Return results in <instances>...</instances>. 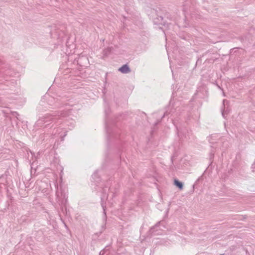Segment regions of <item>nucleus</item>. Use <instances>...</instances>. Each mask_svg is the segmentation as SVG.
I'll return each mask as SVG.
<instances>
[{"instance_id": "6e6552de", "label": "nucleus", "mask_w": 255, "mask_h": 255, "mask_svg": "<svg viewBox=\"0 0 255 255\" xmlns=\"http://www.w3.org/2000/svg\"><path fill=\"white\" fill-rule=\"evenodd\" d=\"M73 63L81 67H87L89 63L87 56L82 53L79 55L78 58H75Z\"/></svg>"}, {"instance_id": "a878e982", "label": "nucleus", "mask_w": 255, "mask_h": 255, "mask_svg": "<svg viewBox=\"0 0 255 255\" xmlns=\"http://www.w3.org/2000/svg\"><path fill=\"white\" fill-rule=\"evenodd\" d=\"M61 177H60V179L61 180V178H62V177H61V175H60Z\"/></svg>"}, {"instance_id": "dca6fc26", "label": "nucleus", "mask_w": 255, "mask_h": 255, "mask_svg": "<svg viewBox=\"0 0 255 255\" xmlns=\"http://www.w3.org/2000/svg\"><path fill=\"white\" fill-rule=\"evenodd\" d=\"M176 127L177 130L178 134L179 136H180V134H181L182 131H181V129L178 128L176 126Z\"/></svg>"}, {"instance_id": "20e7f679", "label": "nucleus", "mask_w": 255, "mask_h": 255, "mask_svg": "<svg viewBox=\"0 0 255 255\" xmlns=\"http://www.w3.org/2000/svg\"><path fill=\"white\" fill-rule=\"evenodd\" d=\"M110 109L109 107L106 108L105 113L106 115V129L107 133V140L109 142L112 141L114 139L118 138L119 136V130L115 127V122H111L108 119V115L110 113Z\"/></svg>"}, {"instance_id": "a211bd4d", "label": "nucleus", "mask_w": 255, "mask_h": 255, "mask_svg": "<svg viewBox=\"0 0 255 255\" xmlns=\"http://www.w3.org/2000/svg\"><path fill=\"white\" fill-rule=\"evenodd\" d=\"M110 51V50L109 49H105L104 50V54H106L107 52H109Z\"/></svg>"}, {"instance_id": "4468645a", "label": "nucleus", "mask_w": 255, "mask_h": 255, "mask_svg": "<svg viewBox=\"0 0 255 255\" xmlns=\"http://www.w3.org/2000/svg\"><path fill=\"white\" fill-rule=\"evenodd\" d=\"M174 184L180 190L183 189V183L178 180L177 179H175L174 181Z\"/></svg>"}, {"instance_id": "b1692460", "label": "nucleus", "mask_w": 255, "mask_h": 255, "mask_svg": "<svg viewBox=\"0 0 255 255\" xmlns=\"http://www.w3.org/2000/svg\"><path fill=\"white\" fill-rule=\"evenodd\" d=\"M183 11H184V12H186V10H185V8L183 9Z\"/></svg>"}, {"instance_id": "f8f14e48", "label": "nucleus", "mask_w": 255, "mask_h": 255, "mask_svg": "<svg viewBox=\"0 0 255 255\" xmlns=\"http://www.w3.org/2000/svg\"><path fill=\"white\" fill-rule=\"evenodd\" d=\"M119 70L124 74L128 73L130 72V69L127 64L123 65L119 68Z\"/></svg>"}, {"instance_id": "2eb2a0df", "label": "nucleus", "mask_w": 255, "mask_h": 255, "mask_svg": "<svg viewBox=\"0 0 255 255\" xmlns=\"http://www.w3.org/2000/svg\"><path fill=\"white\" fill-rule=\"evenodd\" d=\"M100 255H118V254L112 255L107 249H104L100 253Z\"/></svg>"}, {"instance_id": "6ab92c4d", "label": "nucleus", "mask_w": 255, "mask_h": 255, "mask_svg": "<svg viewBox=\"0 0 255 255\" xmlns=\"http://www.w3.org/2000/svg\"><path fill=\"white\" fill-rule=\"evenodd\" d=\"M210 154H211L210 159H211L212 157L214 155V153L212 151Z\"/></svg>"}, {"instance_id": "f03ea898", "label": "nucleus", "mask_w": 255, "mask_h": 255, "mask_svg": "<svg viewBox=\"0 0 255 255\" xmlns=\"http://www.w3.org/2000/svg\"><path fill=\"white\" fill-rule=\"evenodd\" d=\"M14 74L15 73L10 68L9 64L0 58V88L15 92L17 85V80L14 79L9 80Z\"/></svg>"}, {"instance_id": "423d86ee", "label": "nucleus", "mask_w": 255, "mask_h": 255, "mask_svg": "<svg viewBox=\"0 0 255 255\" xmlns=\"http://www.w3.org/2000/svg\"><path fill=\"white\" fill-rule=\"evenodd\" d=\"M219 135H215L211 136L208 139L210 143L212 144V148H219L221 150H224L228 146V142L225 140L224 137L219 138L218 141H214V137H217Z\"/></svg>"}, {"instance_id": "f3484780", "label": "nucleus", "mask_w": 255, "mask_h": 255, "mask_svg": "<svg viewBox=\"0 0 255 255\" xmlns=\"http://www.w3.org/2000/svg\"><path fill=\"white\" fill-rule=\"evenodd\" d=\"M13 115L14 116H15L17 118V119H18L17 117V116H19V114H18V113H17L16 112H13Z\"/></svg>"}, {"instance_id": "ddd939ff", "label": "nucleus", "mask_w": 255, "mask_h": 255, "mask_svg": "<svg viewBox=\"0 0 255 255\" xmlns=\"http://www.w3.org/2000/svg\"><path fill=\"white\" fill-rule=\"evenodd\" d=\"M228 103V101L226 100H223V105L224 106V109L222 112V116L224 118H226L228 114L229 113V110L228 109V107L226 108V104H227Z\"/></svg>"}, {"instance_id": "9d476101", "label": "nucleus", "mask_w": 255, "mask_h": 255, "mask_svg": "<svg viewBox=\"0 0 255 255\" xmlns=\"http://www.w3.org/2000/svg\"><path fill=\"white\" fill-rule=\"evenodd\" d=\"M161 224L160 222L158 223L154 227H153L150 229V232L152 234L154 235L162 234L161 232L160 231L161 229L160 228V225Z\"/></svg>"}, {"instance_id": "393cba45", "label": "nucleus", "mask_w": 255, "mask_h": 255, "mask_svg": "<svg viewBox=\"0 0 255 255\" xmlns=\"http://www.w3.org/2000/svg\"><path fill=\"white\" fill-rule=\"evenodd\" d=\"M172 121H173V125H174L175 126V123H174V121H173V120H172Z\"/></svg>"}, {"instance_id": "412c9836", "label": "nucleus", "mask_w": 255, "mask_h": 255, "mask_svg": "<svg viewBox=\"0 0 255 255\" xmlns=\"http://www.w3.org/2000/svg\"><path fill=\"white\" fill-rule=\"evenodd\" d=\"M64 226H65V228L67 229V230H68V231H69V229H68V227H67V226L66 225V224H65V223H64Z\"/></svg>"}, {"instance_id": "f257e3e1", "label": "nucleus", "mask_w": 255, "mask_h": 255, "mask_svg": "<svg viewBox=\"0 0 255 255\" xmlns=\"http://www.w3.org/2000/svg\"><path fill=\"white\" fill-rule=\"evenodd\" d=\"M44 97L49 105L52 108H58L59 110L40 117L35 125L37 127L49 128L46 137L50 134L54 138L57 134L63 141L66 135L67 129L71 130L74 127L75 120L73 118L76 117L78 109L73 105L67 103V100L63 97L58 96L54 97L48 94Z\"/></svg>"}, {"instance_id": "9b49d317", "label": "nucleus", "mask_w": 255, "mask_h": 255, "mask_svg": "<svg viewBox=\"0 0 255 255\" xmlns=\"http://www.w3.org/2000/svg\"><path fill=\"white\" fill-rule=\"evenodd\" d=\"M153 22L155 24H162L165 25V22L163 21V18L162 16H158L155 18H154Z\"/></svg>"}, {"instance_id": "39448f33", "label": "nucleus", "mask_w": 255, "mask_h": 255, "mask_svg": "<svg viewBox=\"0 0 255 255\" xmlns=\"http://www.w3.org/2000/svg\"><path fill=\"white\" fill-rule=\"evenodd\" d=\"M54 186L56 188V200L57 203L63 210V207L66 206L67 203L68 197V189L66 187L63 186L62 183L58 185L57 180L54 182Z\"/></svg>"}, {"instance_id": "7ed1b4c3", "label": "nucleus", "mask_w": 255, "mask_h": 255, "mask_svg": "<svg viewBox=\"0 0 255 255\" xmlns=\"http://www.w3.org/2000/svg\"><path fill=\"white\" fill-rule=\"evenodd\" d=\"M92 177L94 180V182H95V185L97 187L96 190L98 191L102 192L103 194L101 197V201L102 202V206L104 210V219L106 220L107 218L106 214L105 207L103 206V202H104V200L107 199L108 198V192L109 191H110L113 194V197L114 196V195L117 193L119 185L118 184H116L115 182H114V184L115 187H112L111 184L112 180L111 179H109L108 181H107L106 183L104 185L103 183L99 182L100 179L97 171L94 173L92 176Z\"/></svg>"}, {"instance_id": "0eeeda50", "label": "nucleus", "mask_w": 255, "mask_h": 255, "mask_svg": "<svg viewBox=\"0 0 255 255\" xmlns=\"http://www.w3.org/2000/svg\"><path fill=\"white\" fill-rule=\"evenodd\" d=\"M178 105L179 103L178 102H173V100H171L168 107V109H170V111H168V110H166V112L164 113L163 116H162V118L166 116H168L169 114L172 115L175 113H178V111H180V109H178Z\"/></svg>"}, {"instance_id": "5701e85b", "label": "nucleus", "mask_w": 255, "mask_h": 255, "mask_svg": "<svg viewBox=\"0 0 255 255\" xmlns=\"http://www.w3.org/2000/svg\"><path fill=\"white\" fill-rule=\"evenodd\" d=\"M186 4H188V3L189 2V1H186Z\"/></svg>"}, {"instance_id": "aec40b11", "label": "nucleus", "mask_w": 255, "mask_h": 255, "mask_svg": "<svg viewBox=\"0 0 255 255\" xmlns=\"http://www.w3.org/2000/svg\"><path fill=\"white\" fill-rule=\"evenodd\" d=\"M160 122V120H158L157 122L155 123V125L154 126H156V125H157Z\"/></svg>"}, {"instance_id": "bb28decb", "label": "nucleus", "mask_w": 255, "mask_h": 255, "mask_svg": "<svg viewBox=\"0 0 255 255\" xmlns=\"http://www.w3.org/2000/svg\"><path fill=\"white\" fill-rule=\"evenodd\" d=\"M224 255V254H222V255Z\"/></svg>"}, {"instance_id": "1a4fd4ad", "label": "nucleus", "mask_w": 255, "mask_h": 255, "mask_svg": "<svg viewBox=\"0 0 255 255\" xmlns=\"http://www.w3.org/2000/svg\"><path fill=\"white\" fill-rule=\"evenodd\" d=\"M51 167L55 168L57 171H60L62 172L63 168L60 164V160L58 157L55 156L53 157L52 160L50 161Z\"/></svg>"}, {"instance_id": "4be33fe9", "label": "nucleus", "mask_w": 255, "mask_h": 255, "mask_svg": "<svg viewBox=\"0 0 255 255\" xmlns=\"http://www.w3.org/2000/svg\"><path fill=\"white\" fill-rule=\"evenodd\" d=\"M58 80V78H56L55 80H54V82H56V81Z\"/></svg>"}]
</instances>
